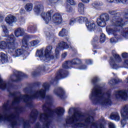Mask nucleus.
Segmentation results:
<instances>
[{"label": "nucleus", "instance_id": "nucleus-47", "mask_svg": "<svg viewBox=\"0 0 128 128\" xmlns=\"http://www.w3.org/2000/svg\"><path fill=\"white\" fill-rule=\"evenodd\" d=\"M82 2H84V4H88V2H90V0H81Z\"/></svg>", "mask_w": 128, "mask_h": 128}, {"label": "nucleus", "instance_id": "nucleus-32", "mask_svg": "<svg viewBox=\"0 0 128 128\" xmlns=\"http://www.w3.org/2000/svg\"><path fill=\"white\" fill-rule=\"evenodd\" d=\"M106 42V35L104 34H102L100 36V40H99V42L100 44H104Z\"/></svg>", "mask_w": 128, "mask_h": 128}, {"label": "nucleus", "instance_id": "nucleus-1", "mask_svg": "<svg viewBox=\"0 0 128 128\" xmlns=\"http://www.w3.org/2000/svg\"><path fill=\"white\" fill-rule=\"evenodd\" d=\"M98 80L100 79L98 77H94L92 79V82L94 87L90 96V98L94 104H100L102 108H106L108 106L112 104V90L104 89L98 85L96 82Z\"/></svg>", "mask_w": 128, "mask_h": 128}, {"label": "nucleus", "instance_id": "nucleus-9", "mask_svg": "<svg viewBox=\"0 0 128 128\" xmlns=\"http://www.w3.org/2000/svg\"><path fill=\"white\" fill-rule=\"evenodd\" d=\"M28 78V76L22 72L15 71L14 74L10 76V82H20V80H22V78Z\"/></svg>", "mask_w": 128, "mask_h": 128}, {"label": "nucleus", "instance_id": "nucleus-49", "mask_svg": "<svg viewBox=\"0 0 128 128\" xmlns=\"http://www.w3.org/2000/svg\"><path fill=\"white\" fill-rule=\"evenodd\" d=\"M26 37H27V38H30V36H29L28 35V36H26Z\"/></svg>", "mask_w": 128, "mask_h": 128}, {"label": "nucleus", "instance_id": "nucleus-28", "mask_svg": "<svg viewBox=\"0 0 128 128\" xmlns=\"http://www.w3.org/2000/svg\"><path fill=\"white\" fill-rule=\"evenodd\" d=\"M2 28L3 30V32L5 34V36H6V38H8L10 36H8V28H6V26L4 25H2Z\"/></svg>", "mask_w": 128, "mask_h": 128}, {"label": "nucleus", "instance_id": "nucleus-7", "mask_svg": "<svg viewBox=\"0 0 128 128\" xmlns=\"http://www.w3.org/2000/svg\"><path fill=\"white\" fill-rule=\"evenodd\" d=\"M112 52L114 58L112 57H110L109 61V64L111 68L114 70H117L118 68H128V58L124 60V62L122 66H119L118 64H116V62H122V58H120V55L116 53V50H114Z\"/></svg>", "mask_w": 128, "mask_h": 128}, {"label": "nucleus", "instance_id": "nucleus-25", "mask_svg": "<svg viewBox=\"0 0 128 128\" xmlns=\"http://www.w3.org/2000/svg\"><path fill=\"white\" fill-rule=\"evenodd\" d=\"M68 34V32L66 28H63L62 30L59 32L58 36H59L64 38V36H66Z\"/></svg>", "mask_w": 128, "mask_h": 128}, {"label": "nucleus", "instance_id": "nucleus-52", "mask_svg": "<svg viewBox=\"0 0 128 128\" xmlns=\"http://www.w3.org/2000/svg\"><path fill=\"white\" fill-rule=\"evenodd\" d=\"M22 60H24V58H22Z\"/></svg>", "mask_w": 128, "mask_h": 128}, {"label": "nucleus", "instance_id": "nucleus-4", "mask_svg": "<svg viewBox=\"0 0 128 128\" xmlns=\"http://www.w3.org/2000/svg\"><path fill=\"white\" fill-rule=\"evenodd\" d=\"M66 48H68V44L67 42L62 41L60 42L58 46L56 49V57L52 54V46H48L46 48L44 54V49L37 50L36 56L40 58V60L44 61L46 60H50L58 58H60V50H62Z\"/></svg>", "mask_w": 128, "mask_h": 128}, {"label": "nucleus", "instance_id": "nucleus-31", "mask_svg": "<svg viewBox=\"0 0 128 128\" xmlns=\"http://www.w3.org/2000/svg\"><path fill=\"white\" fill-rule=\"evenodd\" d=\"M120 82V80L118 78L112 79L110 80L109 84H118V82Z\"/></svg>", "mask_w": 128, "mask_h": 128}, {"label": "nucleus", "instance_id": "nucleus-38", "mask_svg": "<svg viewBox=\"0 0 128 128\" xmlns=\"http://www.w3.org/2000/svg\"><path fill=\"white\" fill-rule=\"evenodd\" d=\"M122 58H126V60H128V53H126V52L122 53Z\"/></svg>", "mask_w": 128, "mask_h": 128}, {"label": "nucleus", "instance_id": "nucleus-48", "mask_svg": "<svg viewBox=\"0 0 128 128\" xmlns=\"http://www.w3.org/2000/svg\"><path fill=\"white\" fill-rule=\"evenodd\" d=\"M72 108H70L68 110V114H72Z\"/></svg>", "mask_w": 128, "mask_h": 128}, {"label": "nucleus", "instance_id": "nucleus-16", "mask_svg": "<svg viewBox=\"0 0 128 128\" xmlns=\"http://www.w3.org/2000/svg\"><path fill=\"white\" fill-rule=\"evenodd\" d=\"M86 26L90 32H92L96 30V24L92 20H89L86 22Z\"/></svg>", "mask_w": 128, "mask_h": 128}, {"label": "nucleus", "instance_id": "nucleus-2", "mask_svg": "<svg viewBox=\"0 0 128 128\" xmlns=\"http://www.w3.org/2000/svg\"><path fill=\"white\" fill-rule=\"evenodd\" d=\"M73 128H104L101 123L94 122V117L89 116L84 118L82 113L76 112L71 116H68L66 119L65 126H70Z\"/></svg>", "mask_w": 128, "mask_h": 128}, {"label": "nucleus", "instance_id": "nucleus-22", "mask_svg": "<svg viewBox=\"0 0 128 128\" xmlns=\"http://www.w3.org/2000/svg\"><path fill=\"white\" fill-rule=\"evenodd\" d=\"M78 12L80 14H84V4L80 2L78 4Z\"/></svg>", "mask_w": 128, "mask_h": 128}, {"label": "nucleus", "instance_id": "nucleus-14", "mask_svg": "<svg viewBox=\"0 0 128 128\" xmlns=\"http://www.w3.org/2000/svg\"><path fill=\"white\" fill-rule=\"evenodd\" d=\"M54 92L56 96H58L60 98H64L65 94L64 90L60 87H58L56 88L54 91Z\"/></svg>", "mask_w": 128, "mask_h": 128}, {"label": "nucleus", "instance_id": "nucleus-30", "mask_svg": "<svg viewBox=\"0 0 128 128\" xmlns=\"http://www.w3.org/2000/svg\"><path fill=\"white\" fill-rule=\"evenodd\" d=\"M92 4L94 8H100V6H102V3L100 1H95Z\"/></svg>", "mask_w": 128, "mask_h": 128}, {"label": "nucleus", "instance_id": "nucleus-23", "mask_svg": "<svg viewBox=\"0 0 128 128\" xmlns=\"http://www.w3.org/2000/svg\"><path fill=\"white\" fill-rule=\"evenodd\" d=\"M76 20L80 24H82V22H88V19L86 17L80 16L76 18Z\"/></svg>", "mask_w": 128, "mask_h": 128}, {"label": "nucleus", "instance_id": "nucleus-20", "mask_svg": "<svg viewBox=\"0 0 128 128\" xmlns=\"http://www.w3.org/2000/svg\"><path fill=\"white\" fill-rule=\"evenodd\" d=\"M0 60L2 62V64H4V62H8V56L4 54V52H1L0 53Z\"/></svg>", "mask_w": 128, "mask_h": 128}, {"label": "nucleus", "instance_id": "nucleus-10", "mask_svg": "<svg viewBox=\"0 0 128 128\" xmlns=\"http://www.w3.org/2000/svg\"><path fill=\"white\" fill-rule=\"evenodd\" d=\"M110 20V15L108 13H102L99 18L97 19V24L98 26L104 28L106 26V22Z\"/></svg>", "mask_w": 128, "mask_h": 128}, {"label": "nucleus", "instance_id": "nucleus-8", "mask_svg": "<svg viewBox=\"0 0 128 128\" xmlns=\"http://www.w3.org/2000/svg\"><path fill=\"white\" fill-rule=\"evenodd\" d=\"M22 48L17 49L16 50V48L14 49L13 52H11L13 53L14 56H22V54H24L26 52H28V42H26V40L24 38L22 40Z\"/></svg>", "mask_w": 128, "mask_h": 128}, {"label": "nucleus", "instance_id": "nucleus-3", "mask_svg": "<svg viewBox=\"0 0 128 128\" xmlns=\"http://www.w3.org/2000/svg\"><path fill=\"white\" fill-rule=\"evenodd\" d=\"M111 16H114L111 20V24L110 28H108L107 30L110 34H112L115 36L116 40L120 38L118 34L120 29L118 28H122L128 22V11L126 10L120 14V13L116 12V11L114 10H110L108 12Z\"/></svg>", "mask_w": 128, "mask_h": 128}, {"label": "nucleus", "instance_id": "nucleus-46", "mask_svg": "<svg viewBox=\"0 0 128 128\" xmlns=\"http://www.w3.org/2000/svg\"><path fill=\"white\" fill-rule=\"evenodd\" d=\"M2 20H4V16L2 15V14H0V22H2Z\"/></svg>", "mask_w": 128, "mask_h": 128}, {"label": "nucleus", "instance_id": "nucleus-17", "mask_svg": "<svg viewBox=\"0 0 128 128\" xmlns=\"http://www.w3.org/2000/svg\"><path fill=\"white\" fill-rule=\"evenodd\" d=\"M34 10L36 14H40L42 12H44V5L40 3L36 4L34 7Z\"/></svg>", "mask_w": 128, "mask_h": 128}, {"label": "nucleus", "instance_id": "nucleus-44", "mask_svg": "<svg viewBox=\"0 0 128 128\" xmlns=\"http://www.w3.org/2000/svg\"><path fill=\"white\" fill-rule=\"evenodd\" d=\"M86 65H82L79 68L80 70H86Z\"/></svg>", "mask_w": 128, "mask_h": 128}, {"label": "nucleus", "instance_id": "nucleus-34", "mask_svg": "<svg viewBox=\"0 0 128 128\" xmlns=\"http://www.w3.org/2000/svg\"><path fill=\"white\" fill-rule=\"evenodd\" d=\"M66 11L68 12H72V8L70 5H68L66 7Z\"/></svg>", "mask_w": 128, "mask_h": 128}, {"label": "nucleus", "instance_id": "nucleus-45", "mask_svg": "<svg viewBox=\"0 0 128 128\" xmlns=\"http://www.w3.org/2000/svg\"><path fill=\"white\" fill-rule=\"evenodd\" d=\"M107 2H116V4H118V0H107Z\"/></svg>", "mask_w": 128, "mask_h": 128}, {"label": "nucleus", "instance_id": "nucleus-6", "mask_svg": "<svg viewBox=\"0 0 128 128\" xmlns=\"http://www.w3.org/2000/svg\"><path fill=\"white\" fill-rule=\"evenodd\" d=\"M17 46L18 43L16 42V37L12 34L7 37L6 42L4 41L0 42V48L4 50L7 48L9 52H13Z\"/></svg>", "mask_w": 128, "mask_h": 128}, {"label": "nucleus", "instance_id": "nucleus-27", "mask_svg": "<svg viewBox=\"0 0 128 128\" xmlns=\"http://www.w3.org/2000/svg\"><path fill=\"white\" fill-rule=\"evenodd\" d=\"M121 34L124 38L128 40V28H124L121 32Z\"/></svg>", "mask_w": 128, "mask_h": 128}, {"label": "nucleus", "instance_id": "nucleus-37", "mask_svg": "<svg viewBox=\"0 0 128 128\" xmlns=\"http://www.w3.org/2000/svg\"><path fill=\"white\" fill-rule=\"evenodd\" d=\"M118 2H122V4H128V0H117V4H118Z\"/></svg>", "mask_w": 128, "mask_h": 128}, {"label": "nucleus", "instance_id": "nucleus-33", "mask_svg": "<svg viewBox=\"0 0 128 128\" xmlns=\"http://www.w3.org/2000/svg\"><path fill=\"white\" fill-rule=\"evenodd\" d=\"M38 44H40L39 40H34L30 42V44L32 46H38Z\"/></svg>", "mask_w": 128, "mask_h": 128}, {"label": "nucleus", "instance_id": "nucleus-50", "mask_svg": "<svg viewBox=\"0 0 128 128\" xmlns=\"http://www.w3.org/2000/svg\"><path fill=\"white\" fill-rule=\"evenodd\" d=\"M67 40H68H68H69L68 38H67Z\"/></svg>", "mask_w": 128, "mask_h": 128}, {"label": "nucleus", "instance_id": "nucleus-5", "mask_svg": "<svg viewBox=\"0 0 128 128\" xmlns=\"http://www.w3.org/2000/svg\"><path fill=\"white\" fill-rule=\"evenodd\" d=\"M41 16L46 22V24H48L50 20H52L55 24H60L62 22V14L58 12L54 14V11L50 10L47 12H42L41 14Z\"/></svg>", "mask_w": 128, "mask_h": 128}, {"label": "nucleus", "instance_id": "nucleus-39", "mask_svg": "<svg viewBox=\"0 0 128 128\" xmlns=\"http://www.w3.org/2000/svg\"><path fill=\"white\" fill-rule=\"evenodd\" d=\"M86 62L87 64H92V60L90 59L86 60Z\"/></svg>", "mask_w": 128, "mask_h": 128}, {"label": "nucleus", "instance_id": "nucleus-19", "mask_svg": "<svg viewBox=\"0 0 128 128\" xmlns=\"http://www.w3.org/2000/svg\"><path fill=\"white\" fill-rule=\"evenodd\" d=\"M14 34L17 38L22 36L24 34V30L22 28H18L15 30Z\"/></svg>", "mask_w": 128, "mask_h": 128}, {"label": "nucleus", "instance_id": "nucleus-18", "mask_svg": "<svg viewBox=\"0 0 128 128\" xmlns=\"http://www.w3.org/2000/svg\"><path fill=\"white\" fill-rule=\"evenodd\" d=\"M44 70H46V67H44V66L42 65V66H40L35 71L32 72V76H40V72H44Z\"/></svg>", "mask_w": 128, "mask_h": 128}, {"label": "nucleus", "instance_id": "nucleus-36", "mask_svg": "<svg viewBox=\"0 0 128 128\" xmlns=\"http://www.w3.org/2000/svg\"><path fill=\"white\" fill-rule=\"evenodd\" d=\"M68 4H71L72 6H74V4H76V2H74V0H66Z\"/></svg>", "mask_w": 128, "mask_h": 128}, {"label": "nucleus", "instance_id": "nucleus-11", "mask_svg": "<svg viewBox=\"0 0 128 128\" xmlns=\"http://www.w3.org/2000/svg\"><path fill=\"white\" fill-rule=\"evenodd\" d=\"M82 64V60L78 58H74L72 60L66 61L62 64L64 68H70L72 67V66L76 65L78 66Z\"/></svg>", "mask_w": 128, "mask_h": 128}, {"label": "nucleus", "instance_id": "nucleus-51", "mask_svg": "<svg viewBox=\"0 0 128 128\" xmlns=\"http://www.w3.org/2000/svg\"><path fill=\"white\" fill-rule=\"evenodd\" d=\"M94 52H96V50H94Z\"/></svg>", "mask_w": 128, "mask_h": 128}, {"label": "nucleus", "instance_id": "nucleus-12", "mask_svg": "<svg viewBox=\"0 0 128 128\" xmlns=\"http://www.w3.org/2000/svg\"><path fill=\"white\" fill-rule=\"evenodd\" d=\"M114 96L117 100H128V93L125 90H118L115 91Z\"/></svg>", "mask_w": 128, "mask_h": 128}, {"label": "nucleus", "instance_id": "nucleus-43", "mask_svg": "<svg viewBox=\"0 0 128 128\" xmlns=\"http://www.w3.org/2000/svg\"><path fill=\"white\" fill-rule=\"evenodd\" d=\"M68 56V52H66L62 54V58H66V56Z\"/></svg>", "mask_w": 128, "mask_h": 128}, {"label": "nucleus", "instance_id": "nucleus-21", "mask_svg": "<svg viewBox=\"0 0 128 128\" xmlns=\"http://www.w3.org/2000/svg\"><path fill=\"white\" fill-rule=\"evenodd\" d=\"M110 118L111 120H120V114L117 112H112L110 116Z\"/></svg>", "mask_w": 128, "mask_h": 128}, {"label": "nucleus", "instance_id": "nucleus-24", "mask_svg": "<svg viewBox=\"0 0 128 128\" xmlns=\"http://www.w3.org/2000/svg\"><path fill=\"white\" fill-rule=\"evenodd\" d=\"M27 32L30 34H34L36 32V26H29Z\"/></svg>", "mask_w": 128, "mask_h": 128}, {"label": "nucleus", "instance_id": "nucleus-42", "mask_svg": "<svg viewBox=\"0 0 128 128\" xmlns=\"http://www.w3.org/2000/svg\"><path fill=\"white\" fill-rule=\"evenodd\" d=\"M60 0H49V2L50 4H56Z\"/></svg>", "mask_w": 128, "mask_h": 128}, {"label": "nucleus", "instance_id": "nucleus-35", "mask_svg": "<svg viewBox=\"0 0 128 128\" xmlns=\"http://www.w3.org/2000/svg\"><path fill=\"white\" fill-rule=\"evenodd\" d=\"M76 22V18H72L70 22V26H72L73 24H74Z\"/></svg>", "mask_w": 128, "mask_h": 128}, {"label": "nucleus", "instance_id": "nucleus-29", "mask_svg": "<svg viewBox=\"0 0 128 128\" xmlns=\"http://www.w3.org/2000/svg\"><path fill=\"white\" fill-rule=\"evenodd\" d=\"M25 10L26 12H31L32 10V4L28 3L25 6Z\"/></svg>", "mask_w": 128, "mask_h": 128}, {"label": "nucleus", "instance_id": "nucleus-40", "mask_svg": "<svg viewBox=\"0 0 128 128\" xmlns=\"http://www.w3.org/2000/svg\"><path fill=\"white\" fill-rule=\"evenodd\" d=\"M110 42L112 44H116V39H114V38H112L110 39Z\"/></svg>", "mask_w": 128, "mask_h": 128}, {"label": "nucleus", "instance_id": "nucleus-26", "mask_svg": "<svg viewBox=\"0 0 128 128\" xmlns=\"http://www.w3.org/2000/svg\"><path fill=\"white\" fill-rule=\"evenodd\" d=\"M98 42H100L98 37V36H95L92 40V44L93 45V48H98V47L95 44H98Z\"/></svg>", "mask_w": 128, "mask_h": 128}, {"label": "nucleus", "instance_id": "nucleus-41", "mask_svg": "<svg viewBox=\"0 0 128 128\" xmlns=\"http://www.w3.org/2000/svg\"><path fill=\"white\" fill-rule=\"evenodd\" d=\"M109 128H116V126L114 123L110 122L109 123Z\"/></svg>", "mask_w": 128, "mask_h": 128}, {"label": "nucleus", "instance_id": "nucleus-15", "mask_svg": "<svg viewBox=\"0 0 128 128\" xmlns=\"http://www.w3.org/2000/svg\"><path fill=\"white\" fill-rule=\"evenodd\" d=\"M6 22L9 24V26H12L13 22H16V18L14 16L10 14L6 18Z\"/></svg>", "mask_w": 128, "mask_h": 128}, {"label": "nucleus", "instance_id": "nucleus-13", "mask_svg": "<svg viewBox=\"0 0 128 128\" xmlns=\"http://www.w3.org/2000/svg\"><path fill=\"white\" fill-rule=\"evenodd\" d=\"M68 75V72L64 70H60L56 74L54 82L60 78H64Z\"/></svg>", "mask_w": 128, "mask_h": 128}]
</instances>
